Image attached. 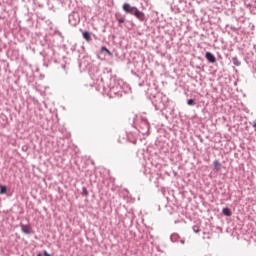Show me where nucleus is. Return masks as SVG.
<instances>
[{
	"instance_id": "obj_1",
	"label": "nucleus",
	"mask_w": 256,
	"mask_h": 256,
	"mask_svg": "<svg viewBox=\"0 0 256 256\" xmlns=\"http://www.w3.org/2000/svg\"><path fill=\"white\" fill-rule=\"evenodd\" d=\"M96 85L97 91L108 95L110 99H113L115 97H123V95L127 93V89H129V87L123 82V80L117 79L115 77L110 78L109 84L107 86H105L103 78L96 79Z\"/></svg>"
},
{
	"instance_id": "obj_2",
	"label": "nucleus",
	"mask_w": 256,
	"mask_h": 256,
	"mask_svg": "<svg viewBox=\"0 0 256 256\" xmlns=\"http://www.w3.org/2000/svg\"><path fill=\"white\" fill-rule=\"evenodd\" d=\"M169 98L163 94H157L156 99L153 101V105L156 111H163L166 109Z\"/></svg>"
},
{
	"instance_id": "obj_3",
	"label": "nucleus",
	"mask_w": 256,
	"mask_h": 256,
	"mask_svg": "<svg viewBox=\"0 0 256 256\" xmlns=\"http://www.w3.org/2000/svg\"><path fill=\"white\" fill-rule=\"evenodd\" d=\"M137 129L141 135H149L150 125L149 121H147V118L140 117Z\"/></svg>"
},
{
	"instance_id": "obj_4",
	"label": "nucleus",
	"mask_w": 256,
	"mask_h": 256,
	"mask_svg": "<svg viewBox=\"0 0 256 256\" xmlns=\"http://www.w3.org/2000/svg\"><path fill=\"white\" fill-rule=\"evenodd\" d=\"M42 55L46 59V61H57V56L55 55V50L51 47H47L43 52Z\"/></svg>"
},
{
	"instance_id": "obj_5",
	"label": "nucleus",
	"mask_w": 256,
	"mask_h": 256,
	"mask_svg": "<svg viewBox=\"0 0 256 256\" xmlns=\"http://www.w3.org/2000/svg\"><path fill=\"white\" fill-rule=\"evenodd\" d=\"M122 9L128 15H134L135 11L137 10V7L131 6V4H129V3H124L123 6H122Z\"/></svg>"
},
{
	"instance_id": "obj_6",
	"label": "nucleus",
	"mask_w": 256,
	"mask_h": 256,
	"mask_svg": "<svg viewBox=\"0 0 256 256\" xmlns=\"http://www.w3.org/2000/svg\"><path fill=\"white\" fill-rule=\"evenodd\" d=\"M170 241H172V243H181L182 245H185V239H181L177 233H174L170 236Z\"/></svg>"
},
{
	"instance_id": "obj_7",
	"label": "nucleus",
	"mask_w": 256,
	"mask_h": 256,
	"mask_svg": "<svg viewBox=\"0 0 256 256\" xmlns=\"http://www.w3.org/2000/svg\"><path fill=\"white\" fill-rule=\"evenodd\" d=\"M134 17H136V19H138V21H145L146 17H145V13L140 11L139 8H136L135 12H134Z\"/></svg>"
},
{
	"instance_id": "obj_8",
	"label": "nucleus",
	"mask_w": 256,
	"mask_h": 256,
	"mask_svg": "<svg viewBox=\"0 0 256 256\" xmlns=\"http://www.w3.org/2000/svg\"><path fill=\"white\" fill-rule=\"evenodd\" d=\"M205 58L207 59L208 63H217V58L211 52H206Z\"/></svg>"
},
{
	"instance_id": "obj_9",
	"label": "nucleus",
	"mask_w": 256,
	"mask_h": 256,
	"mask_svg": "<svg viewBox=\"0 0 256 256\" xmlns=\"http://www.w3.org/2000/svg\"><path fill=\"white\" fill-rule=\"evenodd\" d=\"M100 53L104 56L108 55L109 57H113V52H111L107 47L102 46L100 49Z\"/></svg>"
},
{
	"instance_id": "obj_10",
	"label": "nucleus",
	"mask_w": 256,
	"mask_h": 256,
	"mask_svg": "<svg viewBox=\"0 0 256 256\" xmlns=\"http://www.w3.org/2000/svg\"><path fill=\"white\" fill-rule=\"evenodd\" d=\"M21 231L22 233H25V235H31V228L29 225L21 224Z\"/></svg>"
},
{
	"instance_id": "obj_11",
	"label": "nucleus",
	"mask_w": 256,
	"mask_h": 256,
	"mask_svg": "<svg viewBox=\"0 0 256 256\" xmlns=\"http://www.w3.org/2000/svg\"><path fill=\"white\" fill-rule=\"evenodd\" d=\"M82 37L83 39H85V41H87L88 43L91 41V33L89 31H84L82 33Z\"/></svg>"
},
{
	"instance_id": "obj_12",
	"label": "nucleus",
	"mask_w": 256,
	"mask_h": 256,
	"mask_svg": "<svg viewBox=\"0 0 256 256\" xmlns=\"http://www.w3.org/2000/svg\"><path fill=\"white\" fill-rule=\"evenodd\" d=\"M222 213L223 215H225V217H231V215H233L231 209H229L228 207L223 208Z\"/></svg>"
},
{
	"instance_id": "obj_13",
	"label": "nucleus",
	"mask_w": 256,
	"mask_h": 256,
	"mask_svg": "<svg viewBox=\"0 0 256 256\" xmlns=\"http://www.w3.org/2000/svg\"><path fill=\"white\" fill-rule=\"evenodd\" d=\"M232 63H233V65H235L236 67H241V61H239V58H237V57H233V58H232Z\"/></svg>"
},
{
	"instance_id": "obj_14",
	"label": "nucleus",
	"mask_w": 256,
	"mask_h": 256,
	"mask_svg": "<svg viewBox=\"0 0 256 256\" xmlns=\"http://www.w3.org/2000/svg\"><path fill=\"white\" fill-rule=\"evenodd\" d=\"M213 166H214L216 171H221V163L219 161L215 160L213 162Z\"/></svg>"
},
{
	"instance_id": "obj_15",
	"label": "nucleus",
	"mask_w": 256,
	"mask_h": 256,
	"mask_svg": "<svg viewBox=\"0 0 256 256\" xmlns=\"http://www.w3.org/2000/svg\"><path fill=\"white\" fill-rule=\"evenodd\" d=\"M7 191H8L7 186L0 185V195H5Z\"/></svg>"
},
{
	"instance_id": "obj_16",
	"label": "nucleus",
	"mask_w": 256,
	"mask_h": 256,
	"mask_svg": "<svg viewBox=\"0 0 256 256\" xmlns=\"http://www.w3.org/2000/svg\"><path fill=\"white\" fill-rule=\"evenodd\" d=\"M81 195H82L83 197H87V196L89 195V191L87 190V187H83V188H82Z\"/></svg>"
},
{
	"instance_id": "obj_17",
	"label": "nucleus",
	"mask_w": 256,
	"mask_h": 256,
	"mask_svg": "<svg viewBox=\"0 0 256 256\" xmlns=\"http://www.w3.org/2000/svg\"><path fill=\"white\" fill-rule=\"evenodd\" d=\"M72 17L73 16H69V23H70V25H77V23H79V20H76L75 22H73Z\"/></svg>"
},
{
	"instance_id": "obj_18",
	"label": "nucleus",
	"mask_w": 256,
	"mask_h": 256,
	"mask_svg": "<svg viewBox=\"0 0 256 256\" xmlns=\"http://www.w3.org/2000/svg\"><path fill=\"white\" fill-rule=\"evenodd\" d=\"M194 233H200L201 232V229H199V226H193L192 227Z\"/></svg>"
},
{
	"instance_id": "obj_19",
	"label": "nucleus",
	"mask_w": 256,
	"mask_h": 256,
	"mask_svg": "<svg viewBox=\"0 0 256 256\" xmlns=\"http://www.w3.org/2000/svg\"><path fill=\"white\" fill-rule=\"evenodd\" d=\"M187 105H190V106L195 105V99H189V100L187 101Z\"/></svg>"
},
{
	"instance_id": "obj_20",
	"label": "nucleus",
	"mask_w": 256,
	"mask_h": 256,
	"mask_svg": "<svg viewBox=\"0 0 256 256\" xmlns=\"http://www.w3.org/2000/svg\"><path fill=\"white\" fill-rule=\"evenodd\" d=\"M119 24L125 23V17L117 18Z\"/></svg>"
},
{
	"instance_id": "obj_21",
	"label": "nucleus",
	"mask_w": 256,
	"mask_h": 256,
	"mask_svg": "<svg viewBox=\"0 0 256 256\" xmlns=\"http://www.w3.org/2000/svg\"><path fill=\"white\" fill-rule=\"evenodd\" d=\"M44 256H52V255L49 254V253L47 252V250H45V251H44Z\"/></svg>"
},
{
	"instance_id": "obj_22",
	"label": "nucleus",
	"mask_w": 256,
	"mask_h": 256,
	"mask_svg": "<svg viewBox=\"0 0 256 256\" xmlns=\"http://www.w3.org/2000/svg\"><path fill=\"white\" fill-rule=\"evenodd\" d=\"M254 129H256V120L253 121V125Z\"/></svg>"
},
{
	"instance_id": "obj_23",
	"label": "nucleus",
	"mask_w": 256,
	"mask_h": 256,
	"mask_svg": "<svg viewBox=\"0 0 256 256\" xmlns=\"http://www.w3.org/2000/svg\"><path fill=\"white\" fill-rule=\"evenodd\" d=\"M132 143H137V139L133 140Z\"/></svg>"
},
{
	"instance_id": "obj_24",
	"label": "nucleus",
	"mask_w": 256,
	"mask_h": 256,
	"mask_svg": "<svg viewBox=\"0 0 256 256\" xmlns=\"http://www.w3.org/2000/svg\"><path fill=\"white\" fill-rule=\"evenodd\" d=\"M37 256H43V254L39 253V254H37Z\"/></svg>"
}]
</instances>
